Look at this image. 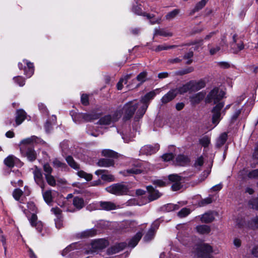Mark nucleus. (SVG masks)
<instances>
[{
	"label": "nucleus",
	"mask_w": 258,
	"mask_h": 258,
	"mask_svg": "<svg viewBox=\"0 0 258 258\" xmlns=\"http://www.w3.org/2000/svg\"><path fill=\"white\" fill-rule=\"evenodd\" d=\"M226 93L218 87H215L207 94L205 98V102L208 104L213 102L214 104L221 102L225 97Z\"/></svg>",
	"instance_id": "nucleus-1"
},
{
	"label": "nucleus",
	"mask_w": 258,
	"mask_h": 258,
	"mask_svg": "<svg viewBox=\"0 0 258 258\" xmlns=\"http://www.w3.org/2000/svg\"><path fill=\"white\" fill-rule=\"evenodd\" d=\"M139 106V103L134 102V101H130L124 104L122 108V114H123L122 120L126 122L130 120L135 114Z\"/></svg>",
	"instance_id": "nucleus-2"
},
{
	"label": "nucleus",
	"mask_w": 258,
	"mask_h": 258,
	"mask_svg": "<svg viewBox=\"0 0 258 258\" xmlns=\"http://www.w3.org/2000/svg\"><path fill=\"white\" fill-rule=\"evenodd\" d=\"M105 190L116 196L126 195L129 192L127 186L121 183H114L106 187Z\"/></svg>",
	"instance_id": "nucleus-3"
},
{
	"label": "nucleus",
	"mask_w": 258,
	"mask_h": 258,
	"mask_svg": "<svg viewBox=\"0 0 258 258\" xmlns=\"http://www.w3.org/2000/svg\"><path fill=\"white\" fill-rule=\"evenodd\" d=\"M196 255L198 258H213L211 253L213 249L209 244L203 243L199 244L196 248Z\"/></svg>",
	"instance_id": "nucleus-4"
},
{
	"label": "nucleus",
	"mask_w": 258,
	"mask_h": 258,
	"mask_svg": "<svg viewBox=\"0 0 258 258\" xmlns=\"http://www.w3.org/2000/svg\"><path fill=\"white\" fill-rule=\"evenodd\" d=\"M20 148L22 156L27 157L28 161L33 162L37 159V153L33 146H21Z\"/></svg>",
	"instance_id": "nucleus-5"
},
{
	"label": "nucleus",
	"mask_w": 258,
	"mask_h": 258,
	"mask_svg": "<svg viewBox=\"0 0 258 258\" xmlns=\"http://www.w3.org/2000/svg\"><path fill=\"white\" fill-rule=\"evenodd\" d=\"M23 63L19 62L18 64V67L20 70L24 71V75L28 78H30L34 74V66L33 63L28 61L26 59L23 60Z\"/></svg>",
	"instance_id": "nucleus-6"
},
{
	"label": "nucleus",
	"mask_w": 258,
	"mask_h": 258,
	"mask_svg": "<svg viewBox=\"0 0 258 258\" xmlns=\"http://www.w3.org/2000/svg\"><path fill=\"white\" fill-rule=\"evenodd\" d=\"M108 245V241L104 238L94 239L91 243L93 252H96L98 250H102L105 248Z\"/></svg>",
	"instance_id": "nucleus-7"
},
{
	"label": "nucleus",
	"mask_w": 258,
	"mask_h": 258,
	"mask_svg": "<svg viewBox=\"0 0 258 258\" xmlns=\"http://www.w3.org/2000/svg\"><path fill=\"white\" fill-rule=\"evenodd\" d=\"M33 174L35 182L40 187L42 190H44L45 183L43 179L41 169L37 166H35V169L33 172Z\"/></svg>",
	"instance_id": "nucleus-8"
},
{
	"label": "nucleus",
	"mask_w": 258,
	"mask_h": 258,
	"mask_svg": "<svg viewBox=\"0 0 258 258\" xmlns=\"http://www.w3.org/2000/svg\"><path fill=\"white\" fill-rule=\"evenodd\" d=\"M216 105L213 107L211 110L212 115V122L213 123H218L219 121L221 116V111L224 106V102H221L215 104Z\"/></svg>",
	"instance_id": "nucleus-9"
},
{
	"label": "nucleus",
	"mask_w": 258,
	"mask_h": 258,
	"mask_svg": "<svg viewBox=\"0 0 258 258\" xmlns=\"http://www.w3.org/2000/svg\"><path fill=\"white\" fill-rule=\"evenodd\" d=\"M25 119L30 120L31 116L28 115L24 109H17L15 113V123L16 126L21 124Z\"/></svg>",
	"instance_id": "nucleus-10"
},
{
	"label": "nucleus",
	"mask_w": 258,
	"mask_h": 258,
	"mask_svg": "<svg viewBox=\"0 0 258 258\" xmlns=\"http://www.w3.org/2000/svg\"><path fill=\"white\" fill-rule=\"evenodd\" d=\"M126 246L127 243L125 242H117L109 247L106 253L108 255H112L123 250Z\"/></svg>",
	"instance_id": "nucleus-11"
},
{
	"label": "nucleus",
	"mask_w": 258,
	"mask_h": 258,
	"mask_svg": "<svg viewBox=\"0 0 258 258\" xmlns=\"http://www.w3.org/2000/svg\"><path fill=\"white\" fill-rule=\"evenodd\" d=\"M206 93L203 91L195 94L189 97V102L192 107H196L205 98Z\"/></svg>",
	"instance_id": "nucleus-12"
},
{
	"label": "nucleus",
	"mask_w": 258,
	"mask_h": 258,
	"mask_svg": "<svg viewBox=\"0 0 258 258\" xmlns=\"http://www.w3.org/2000/svg\"><path fill=\"white\" fill-rule=\"evenodd\" d=\"M102 115V112L97 113L94 110L90 113H82L83 121L86 122L93 121L99 118Z\"/></svg>",
	"instance_id": "nucleus-13"
},
{
	"label": "nucleus",
	"mask_w": 258,
	"mask_h": 258,
	"mask_svg": "<svg viewBox=\"0 0 258 258\" xmlns=\"http://www.w3.org/2000/svg\"><path fill=\"white\" fill-rule=\"evenodd\" d=\"M160 146L157 144L154 146L150 145H145L141 149V153L145 155H152L159 150Z\"/></svg>",
	"instance_id": "nucleus-14"
},
{
	"label": "nucleus",
	"mask_w": 258,
	"mask_h": 258,
	"mask_svg": "<svg viewBox=\"0 0 258 258\" xmlns=\"http://www.w3.org/2000/svg\"><path fill=\"white\" fill-rule=\"evenodd\" d=\"M147 190L149 194L148 200L152 202L159 198L161 194L158 190L155 189L152 185H148L146 187Z\"/></svg>",
	"instance_id": "nucleus-15"
},
{
	"label": "nucleus",
	"mask_w": 258,
	"mask_h": 258,
	"mask_svg": "<svg viewBox=\"0 0 258 258\" xmlns=\"http://www.w3.org/2000/svg\"><path fill=\"white\" fill-rule=\"evenodd\" d=\"M216 212L210 211L205 213L201 217V221L202 223L208 224L211 223L215 220V216L217 215Z\"/></svg>",
	"instance_id": "nucleus-16"
},
{
	"label": "nucleus",
	"mask_w": 258,
	"mask_h": 258,
	"mask_svg": "<svg viewBox=\"0 0 258 258\" xmlns=\"http://www.w3.org/2000/svg\"><path fill=\"white\" fill-rule=\"evenodd\" d=\"M108 172L107 170L98 169L95 172V174L98 176L101 175V179L105 181L111 182L114 180V176L111 174H106Z\"/></svg>",
	"instance_id": "nucleus-17"
},
{
	"label": "nucleus",
	"mask_w": 258,
	"mask_h": 258,
	"mask_svg": "<svg viewBox=\"0 0 258 258\" xmlns=\"http://www.w3.org/2000/svg\"><path fill=\"white\" fill-rule=\"evenodd\" d=\"M29 221L31 225L35 227L39 233L42 232L43 229V224L41 221L37 220V216L36 214L33 213L31 215Z\"/></svg>",
	"instance_id": "nucleus-18"
},
{
	"label": "nucleus",
	"mask_w": 258,
	"mask_h": 258,
	"mask_svg": "<svg viewBox=\"0 0 258 258\" xmlns=\"http://www.w3.org/2000/svg\"><path fill=\"white\" fill-rule=\"evenodd\" d=\"M189 84H190L191 87V92H197L199 91L200 90L204 88L206 86V82L203 80L201 79L198 81L196 80H190L189 81Z\"/></svg>",
	"instance_id": "nucleus-19"
},
{
	"label": "nucleus",
	"mask_w": 258,
	"mask_h": 258,
	"mask_svg": "<svg viewBox=\"0 0 258 258\" xmlns=\"http://www.w3.org/2000/svg\"><path fill=\"white\" fill-rule=\"evenodd\" d=\"M175 93H176V95H183L184 94L189 92H191V87L190 84H189V81L187 82L186 83L183 84L182 86L177 87L175 89H173Z\"/></svg>",
	"instance_id": "nucleus-20"
},
{
	"label": "nucleus",
	"mask_w": 258,
	"mask_h": 258,
	"mask_svg": "<svg viewBox=\"0 0 258 258\" xmlns=\"http://www.w3.org/2000/svg\"><path fill=\"white\" fill-rule=\"evenodd\" d=\"M156 95L155 90H152L149 92L147 93L144 96H142L141 98V102L144 104V105H147L148 106L151 100L153 99Z\"/></svg>",
	"instance_id": "nucleus-21"
},
{
	"label": "nucleus",
	"mask_w": 258,
	"mask_h": 258,
	"mask_svg": "<svg viewBox=\"0 0 258 258\" xmlns=\"http://www.w3.org/2000/svg\"><path fill=\"white\" fill-rule=\"evenodd\" d=\"M177 96L173 89H171L161 99V102L165 104L173 100Z\"/></svg>",
	"instance_id": "nucleus-22"
},
{
	"label": "nucleus",
	"mask_w": 258,
	"mask_h": 258,
	"mask_svg": "<svg viewBox=\"0 0 258 258\" xmlns=\"http://www.w3.org/2000/svg\"><path fill=\"white\" fill-rule=\"evenodd\" d=\"M100 209L105 211H111L116 209V205L109 201H100L99 202Z\"/></svg>",
	"instance_id": "nucleus-23"
},
{
	"label": "nucleus",
	"mask_w": 258,
	"mask_h": 258,
	"mask_svg": "<svg viewBox=\"0 0 258 258\" xmlns=\"http://www.w3.org/2000/svg\"><path fill=\"white\" fill-rule=\"evenodd\" d=\"M97 164L99 167H113L115 162L113 159L101 158L98 160Z\"/></svg>",
	"instance_id": "nucleus-24"
},
{
	"label": "nucleus",
	"mask_w": 258,
	"mask_h": 258,
	"mask_svg": "<svg viewBox=\"0 0 258 258\" xmlns=\"http://www.w3.org/2000/svg\"><path fill=\"white\" fill-rule=\"evenodd\" d=\"M101 155L108 159H117L119 156V154L111 149H103L101 151Z\"/></svg>",
	"instance_id": "nucleus-25"
},
{
	"label": "nucleus",
	"mask_w": 258,
	"mask_h": 258,
	"mask_svg": "<svg viewBox=\"0 0 258 258\" xmlns=\"http://www.w3.org/2000/svg\"><path fill=\"white\" fill-rule=\"evenodd\" d=\"M179 206L177 204H173L171 203L167 204L161 206L159 210L162 212H170L173 211L178 210Z\"/></svg>",
	"instance_id": "nucleus-26"
},
{
	"label": "nucleus",
	"mask_w": 258,
	"mask_h": 258,
	"mask_svg": "<svg viewBox=\"0 0 258 258\" xmlns=\"http://www.w3.org/2000/svg\"><path fill=\"white\" fill-rule=\"evenodd\" d=\"M97 234V230L95 228H91L82 231L80 234L81 238H88L96 236Z\"/></svg>",
	"instance_id": "nucleus-27"
},
{
	"label": "nucleus",
	"mask_w": 258,
	"mask_h": 258,
	"mask_svg": "<svg viewBox=\"0 0 258 258\" xmlns=\"http://www.w3.org/2000/svg\"><path fill=\"white\" fill-rule=\"evenodd\" d=\"M134 166L137 168H132L127 170V172L129 174H139L142 173L143 170L138 168L141 167L142 163L140 161H136L134 164Z\"/></svg>",
	"instance_id": "nucleus-28"
},
{
	"label": "nucleus",
	"mask_w": 258,
	"mask_h": 258,
	"mask_svg": "<svg viewBox=\"0 0 258 258\" xmlns=\"http://www.w3.org/2000/svg\"><path fill=\"white\" fill-rule=\"evenodd\" d=\"M142 237V233L140 232H137L129 241L128 245L132 247H135L141 240Z\"/></svg>",
	"instance_id": "nucleus-29"
},
{
	"label": "nucleus",
	"mask_w": 258,
	"mask_h": 258,
	"mask_svg": "<svg viewBox=\"0 0 258 258\" xmlns=\"http://www.w3.org/2000/svg\"><path fill=\"white\" fill-rule=\"evenodd\" d=\"M73 204L74 206L78 210L82 209L85 206L83 198L76 196L73 198Z\"/></svg>",
	"instance_id": "nucleus-30"
},
{
	"label": "nucleus",
	"mask_w": 258,
	"mask_h": 258,
	"mask_svg": "<svg viewBox=\"0 0 258 258\" xmlns=\"http://www.w3.org/2000/svg\"><path fill=\"white\" fill-rule=\"evenodd\" d=\"M175 161L177 164L180 166H184L190 162L188 157L183 154L178 155L176 157Z\"/></svg>",
	"instance_id": "nucleus-31"
},
{
	"label": "nucleus",
	"mask_w": 258,
	"mask_h": 258,
	"mask_svg": "<svg viewBox=\"0 0 258 258\" xmlns=\"http://www.w3.org/2000/svg\"><path fill=\"white\" fill-rule=\"evenodd\" d=\"M227 139V133L226 132L222 133L217 140L216 147L218 148L222 147L226 142Z\"/></svg>",
	"instance_id": "nucleus-32"
},
{
	"label": "nucleus",
	"mask_w": 258,
	"mask_h": 258,
	"mask_svg": "<svg viewBox=\"0 0 258 258\" xmlns=\"http://www.w3.org/2000/svg\"><path fill=\"white\" fill-rule=\"evenodd\" d=\"M148 107L147 105H143L137 110L134 117L135 121H138L143 117L144 115L146 112Z\"/></svg>",
	"instance_id": "nucleus-33"
},
{
	"label": "nucleus",
	"mask_w": 258,
	"mask_h": 258,
	"mask_svg": "<svg viewBox=\"0 0 258 258\" xmlns=\"http://www.w3.org/2000/svg\"><path fill=\"white\" fill-rule=\"evenodd\" d=\"M209 0H201L195 6L194 8L191 10L190 15H192L195 13L199 12L202 10L207 4Z\"/></svg>",
	"instance_id": "nucleus-34"
},
{
	"label": "nucleus",
	"mask_w": 258,
	"mask_h": 258,
	"mask_svg": "<svg viewBox=\"0 0 258 258\" xmlns=\"http://www.w3.org/2000/svg\"><path fill=\"white\" fill-rule=\"evenodd\" d=\"M196 229L201 234H208L211 232V228L207 225H199L196 226Z\"/></svg>",
	"instance_id": "nucleus-35"
},
{
	"label": "nucleus",
	"mask_w": 258,
	"mask_h": 258,
	"mask_svg": "<svg viewBox=\"0 0 258 258\" xmlns=\"http://www.w3.org/2000/svg\"><path fill=\"white\" fill-rule=\"evenodd\" d=\"M97 124L100 125H109L112 122L111 115L110 114L105 115L99 118Z\"/></svg>",
	"instance_id": "nucleus-36"
},
{
	"label": "nucleus",
	"mask_w": 258,
	"mask_h": 258,
	"mask_svg": "<svg viewBox=\"0 0 258 258\" xmlns=\"http://www.w3.org/2000/svg\"><path fill=\"white\" fill-rule=\"evenodd\" d=\"M15 156L12 155H9L7 157H6L4 161V164L6 165V166L8 167L9 168H13L15 165Z\"/></svg>",
	"instance_id": "nucleus-37"
},
{
	"label": "nucleus",
	"mask_w": 258,
	"mask_h": 258,
	"mask_svg": "<svg viewBox=\"0 0 258 258\" xmlns=\"http://www.w3.org/2000/svg\"><path fill=\"white\" fill-rule=\"evenodd\" d=\"M66 160L67 163L71 168L76 170L79 169L80 168L79 165L75 161V160L74 159L73 157L72 156H67L66 158Z\"/></svg>",
	"instance_id": "nucleus-38"
},
{
	"label": "nucleus",
	"mask_w": 258,
	"mask_h": 258,
	"mask_svg": "<svg viewBox=\"0 0 258 258\" xmlns=\"http://www.w3.org/2000/svg\"><path fill=\"white\" fill-rule=\"evenodd\" d=\"M154 35H159L164 37H171L173 34L171 32L166 31L164 29H155Z\"/></svg>",
	"instance_id": "nucleus-39"
},
{
	"label": "nucleus",
	"mask_w": 258,
	"mask_h": 258,
	"mask_svg": "<svg viewBox=\"0 0 258 258\" xmlns=\"http://www.w3.org/2000/svg\"><path fill=\"white\" fill-rule=\"evenodd\" d=\"M147 75L148 73L147 71H143L139 73L137 76L136 77V79L138 81L140 82V83L138 86H139L141 84H143L146 81L148 80L147 79Z\"/></svg>",
	"instance_id": "nucleus-40"
},
{
	"label": "nucleus",
	"mask_w": 258,
	"mask_h": 258,
	"mask_svg": "<svg viewBox=\"0 0 258 258\" xmlns=\"http://www.w3.org/2000/svg\"><path fill=\"white\" fill-rule=\"evenodd\" d=\"M73 120L76 123H81L83 122V115L82 112H71L70 113Z\"/></svg>",
	"instance_id": "nucleus-41"
},
{
	"label": "nucleus",
	"mask_w": 258,
	"mask_h": 258,
	"mask_svg": "<svg viewBox=\"0 0 258 258\" xmlns=\"http://www.w3.org/2000/svg\"><path fill=\"white\" fill-rule=\"evenodd\" d=\"M180 12V9H175L168 12L165 15V18L166 20H170L175 18Z\"/></svg>",
	"instance_id": "nucleus-42"
},
{
	"label": "nucleus",
	"mask_w": 258,
	"mask_h": 258,
	"mask_svg": "<svg viewBox=\"0 0 258 258\" xmlns=\"http://www.w3.org/2000/svg\"><path fill=\"white\" fill-rule=\"evenodd\" d=\"M248 226L251 229H258V215L255 217L252 218L250 221L248 222Z\"/></svg>",
	"instance_id": "nucleus-43"
},
{
	"label": "nucleus",
	"mask_w": 258,
	"mask_h": 258,
	"mask_svg": "<svg viewBox=\"0 0 258 258\" xmlns=\"http://www.w3.org/2000/svg\"><path fill=\"white\" fill-rule=\"evenodd\" d=\"M77 175L81 178H84L86 181H90L92 179L93 175L88 173L83 170H80L77 172Z\"/></svg>",
	"instance_id": "nucleus-44"
},
{
	"label": "nucleus",
	"mask_w": 258,
	"mask_h": 258,
	"mask_svg": "<svg viewBox=\"0 0 258 258\" xmlns=\"http://www.w3.org/2000/svg\"><path fill=\"white\" fill-rule=\"evenodd\" d=\"M36 139H37V137L33 136L31 138L24 139L21 142V146H33L31 144L33 143L34 142L36 141Z\"/></svg>",
	"instance_id": "nucleus-45"
},
{
	"label": "nucleus",
	"mask_w": 258,
	"mask_h": 258,
	"mask_svg": "<svg viewBox=\"0 0 258 258\" xmlns=\"http://www.w3.org/2000/svg\"><path fill=\"white\" fill-rule=\"evenodd\" d=\"M43 198L44 201L49 204L52 202V196L51 191L48 190L43 193Z\"/></svg>",
	"instance_id": "nucleus-46"
},
{
	"label": "nucleus",
	"mask_w": 258,
	"mask_h": 258,
	"mask_svg": "<svg viewBox=\"0 0 258 258\" xmlns=\"http://www.w3.org/2000/svg\"><path fill=\"white\" fill-rule=\"evenodd\" d=\"M210 143V138L208 136H205L199 140V143L204 148L208 147Z\"/></svg>",
	"instance_id": "nucleus-47"
},
{
	"label": "nucleus",
	"mask_w": 258,
	"mask_h": 258,
	"mask_svg": "<svg viewBox=\"0 0 258 258\" xmlns=\"http://www.w3.org/2000/svg\"><path fill=\"white\" fill-rule=\"evenodd\" d=\"M155 230L153 228H150L147 233L145 235L144 239L146 241H150L154 236Z\"/></svg>",
	"instance_id": "nucleus-48"
},
{
	"label": "nucleus",
	"mask_w": 258,
	"mask_h": 258,
	"mask_svg": "<svg viewBox=\"0 0 258 258\" xmlns=\"http://www.w3.org/2000/svg\"><path fill=\"white\" fill-rule=\"evenodd\" d=\"M13 80L15 83L18 84L20 87H23L25 84V79L20 76L14 77Z\"/></svg>",
	"instance_id": "nucleus-49"
},
{
	"label": "nucleus",
	"mask_w": 258,
	"mask_h": 258,
	"mask_svg": "<svg viewBox=\"0 0 258 258\" xmlns=\"http://www.w3.org/2000/svg\"><path fill=\"white\" fill-rule=\"evenodd\" d=\"M45 179L47 183L50 186H54L56 185V180L51 174L45 175Z\"/></svg>",
	"instance_id": "nucleus-50"
},
{
	"label": "nucleus",
	"mask_w": 258,
	"mask_h": 258,
	"mask_svg": "<svg viewBox=\"0 0 258 258\" xmlns=\"http://www.w3.org/2000/svg\"><path fill=\"white\" fill-rule=\"evenodd\" d=\"M23 194V192L21 189L15 188L13 192V197L15 200L18 201Z\"/></svg>",
	"instance_id": "nucleus-51"
},
{
	"label": "nucleus",
	"mask_w": 258,
	"mask_h": 258,
	"mask_svg": "<svg viewBox=\"0 0 258 258\" xmlns=\"http://www.w3.org/2000/svg\"><path fill=\"white\" fill-rule=\"evenodd\" d=\"M168 180L172 182H176L181 181V177L177 174H170L168 176Z\"/></svg>",
	"instance_id": "nucleus-52"
},
{
	"label": "nucleus",
	"mask_w": 258,
	"mask_h": 258,
	"mask_svg": "<svg viewBox=\"0 0 258 258\" xmlns=\"http://www.w3.org/2000/svg\"><path fill=\"white\" fill-rule=\"evenodd\" d=\"M213 202V199L211 197H209L205 199H202L199 202V205L200 207H204L207 205L210 204Z\"/></svg>",
	"instance_id": "nucleus-53"
},
{
	"label": "nucleus",
	"mask_w": 258,
	"mask_h": 258,
	"mask_svg": "<svg viewBox=\"0 0 258 258\" xmlns=\"http://www.w3.org/2000/svg\"><path fill=\"white\" fill-rule=\"evenodd\" d=\"M194 69L192 67H189L187 68H185L183 70L178 71L176 72V75H179V76H183L185 74H189L190 73H191L194 71Z\"/></svg>",
	"instance_id": "nucleus-54"
},
{
	"label": "nucleus",
	"mask_w": 258,
	"mask_h": 258,
	"mask_svg": "<svg viewBox=\"0 0 258 258\" xmlns=\"http://www.w3.org/2000/svg\"><path fill=\"white\" fill-rule=\"evenodd\" d=\"M190 213V210L189 209L187 208H183L178 212V216L180 218H183L188 215Z\"/></svg>",
	"instance_id": "nucleus-55"
},
{
	"label": "nucleus",
	"mask_w": 258,
	"mask_h": 258,
	"mask_svg": "<svg viewBox=\"0 0 258 258\" xmlns=\"http://www.w3.org/2000/svg\"><path fill=\"white\" fill-rule=\"evenodd\" d=\"M76 243H72L66 247L61 252L62 256H66L69 252L75 248Z\"/></svg>",
	"instance_id": "nucleus-56"
},
{
	"label": "nucleus",
	"mask_w": 258,
	"mask_h": 258,
	"mask_svg": "<svg viewBox=\"0 0 258 258\" xmlns=\"http://www.w3.org/2000/svg\"><path fill=\"white\" fill-rule=\"evenodd\" d=\"M54 167L56 168H65L67 167V164L65 163L60 161L57 159L55 158L52 162Z\"/></svg>",
	"instance_id": "nucleus-57"
},
{
	"label": "nucleus",
	"mask_w": 258,
	"mask_h": 258,
	"mask_svg": "<svg viewBox=\"0 0 258 258\" xmlns=\"http://www.w3.org/2000/svg\"><path fill=\"white\" fill-rule=\"evenodd\" d=\"M81 103L85 106L89 105V95L87 94H83L81 97Z\"/></svg>",
	"instance_id": "nucleus-58"
},
{
	"label": "nucleus",
	"mask_w": 258,
	"mask_h": 258,
	"mask_svg": "<svg viewBox=\"0 0 258 258\" xmlns=\"http://www.w3.org/2000/svg\"><path fill=\"white\" fill-rule=\"evenodd\" d=\"M43 169L45 175L51 174L53 169L48 163H45L43 165Z\"/></svg>",
	"instance_id": "nucleus-59"
},
{
	"label": "nucleus",
	"mask_w": 258,
	"mask_h": 258,
	"mask_svg": "<svg viewBox=\"0 0 258 258\" xmlns=\"http://www.w3.org/2000/svg\"><path fill=\"white\" fill-rule=\"evenodd\" d=\"M122 114V110H116L113 113L111 116L112 121L113 122H116L118 120V119L121 117Z\"/></svg>",
	"instance_id": "nucleus-60"
},
{
	"label": "nucleus",
	"mask_w": 258,
	"mask_h": 258,
	"mask_svg": "<svg viewBox=\"0 0 258 258\" xmlns=\"http://www.w3.org/2000/svg\"><path fill=\"white\" fill-rule=\"evenodd\" d=\"M162 158L164 161H170L174 158V155L172 153H165L162 156Z\"/></svg>",
	"instance_id": "nucleus-61"
},
{
	"label": "nucleus",
	"mask_w": 258,
	"mask_h": 258,
	"mask_svg": "<svg viewBox=\"0 0 258 258\" xmlns=\"http://www.w3.org/2000/svg\"><path fill=\"white\" fill-rule=\"evenodd\" d=\"M247 177L250 179L258 178V169L249 171L247 174Z\"/></svg>",
	"instance_id": "nucleus-62"
},
{
	"label": "nucleus",
	"mask_w": 258,
	"mask_h": 258,
	"mask_svg": "<svg viewBox=\"0 0 258 258\" xmlns=\"http://www.w3.org/2000/svg\"><path fill=\"white\" fill-rule=\"evenodd\" d=\"M249 204L252 209L258 211V197L253 198L249 201Z\"/></svg>",
	"instance_id": "nucleus-63"
},
{
	"label": "nucleus",
	"mask_w": 258,
	"mask_h": 258,
	"mask_svg": "<svg viewBox=\"0 0 258 258\" xmlns=\"http://www.w3.org/2000/svg\"><path fill=\"white\" fill-rule=\"evenodd\" d=\"M132 11L137 15L142 16L143 12H142L141 6L134 5L132 8Z\"/></svg>",
	"instance_id": "nucleus-64"
}]
</instances>
